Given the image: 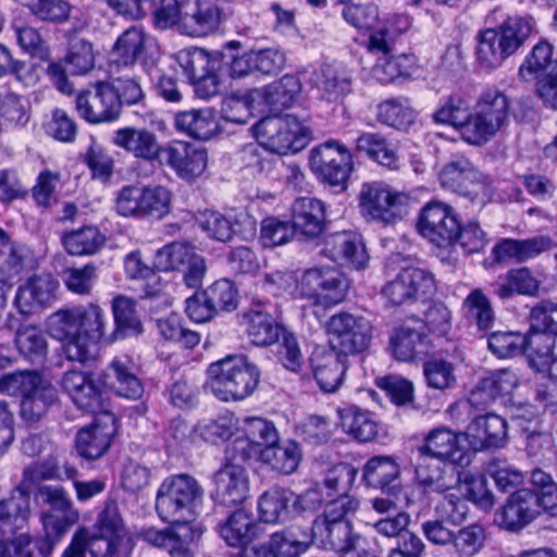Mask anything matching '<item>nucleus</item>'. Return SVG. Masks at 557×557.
I'll use <instances>...</instances> for the list:
<instances>
[{"label": "nucleus", "mask_w": 557, "mask_h": 557, "mask_svg": "<svg viewBox=\"0 0 557 557\" xmlns=\"http://www.w3.org/2000/svg\"><path fill=\"white\" fill-rule=\"evenodd\" d=\"M112 312L115 329L108 336L106 312L94 302L64 307L53 312L48 319L49 331L52 337L62 343L67 360L86 363L92 358V349L99 342H113L143 332L136 302L132 298L122 295L114 297Z\"/></svg>", "instance_id": "nucleus-1"}, {"label": "nucleus", "mask_w": 557, "mask_h": 557, "mask_svg": "<svg viewBox=\"0 0 557 557\" xmlns=\"http://www.w3.org/2000/svg\"><path fill=\"white\" fill-rule=\"evenodd\" d=\"M360 507L355 496L336 497L330 500L323 512L313 520L315 544L324 549L347 553L362 548L366 540L354 532L350 516Z\"/></svg>", "instance_id": "nucleus-2"}, {"label": "nucleus", "mask_w": 557, "mask_h": 557, "mask_svg": "<svg viewBox=\"0 0 557 557\" xmlns=\"http://www.w3.org/2000/svg\"><path fill=\"white\" fill-rule=\"evenodd\" d=\"M0 393L21 397L22 418L55 414L61 407L55 387L37 370H20L1 375Z\"/></svg>", "instance_id": "nucleus-3"}, {"label": "nucleus", "mask_w": 557, "mask_h": 557, "mask_svg": "<svg viewBox=\"0 0 557 557\" xmlns=\"http://www.w3.org/2000/svg\"><path fill=\"white\" fill-rule=\"evenodd\" d=\"M207 386L223 401L243 400L260 381L258 367L244 355L227 356L208 368Z\"/></svg>", "instance_id": "nucleus-4"}, {"label": "nucleus", "mask_w": 557, "mask_h": 557, "mask_svg": "<svg viewBox=\"0 0 557 557\" xmlns=\"http://www.w3.org/2000/svg\"><path fill=\"white\" fill-rule=\"evenodd\" d=\"M533 27L532 17L509 16L498 27L483 30L476 47L479 63L486 69L498 67L523 45Z\"/></svg>", "instance_id": "nucleus-5"}, {"label": "nucleus", "mask_w": 557, "mask_h": 557, "mask_svg": "<svg viewBox=\"0 0 557 557\" xmlns=\"http://www.w3.org/2000/svg\"><path fill=\"white\" fill-rule=\"evenodd\" d=\"M203 499V490L196 479L178 474L166 479L160 485L156 510L159 517L170 523L191 522Z\"/></svg>", "instance_id": "nucleus-6"}, {"label": "nucleus", "mask_w": 557, "mask_h": 557, "mask_svg": "<svg viewBox=\"0 0 557 557\" xmlns=\"http://www.w3.org/2000/svg\"><path fill=\"white\" fill-rule=\"evenodd\" d=\"M246 333L256 346H270L278 343V359L292 372H298L302 366V354L296 336L278 323L270 313L250 310L244 314Z\"/></svg>", "instance_id": "nucleus-7"}, {"label": "nucleus", "mask_w": 557, "mask_h": 557, "mask_svg": "<svg viewBox=\"0 0 557 557\" xmlns=\"http://www.w3.org/2000/svg\"><path fill=\"white\" fill-rule=\"evenodd\" d=\"M509 99L498 89L484 91L463 126V139L475 146L491 140L508 123Z\"/></svg>", "instance_id": "nucleus-8"}, {"label": "nucleus", "mask_w": 557, "mask_h": 557, "mask_svg": "<svg viewBox=\"0 0 557 557\" xmlns=\"http://www.w3.org/2000/svg\"><path fill=\"white\" fill-rule=\"evenodd\" d=\"M253 129L261 146L282 156L302 150L311 138L310 128L290 114L265 116L255 124Z\"/></svg>", "instance_id": "nucleus-9"}, {"label": "nucleus", "mask_w": 557, "mask_h": 557, "mask_svg": "<svg viewBox=\"0 0 557 557\" xmlns=\"http://www.w3.org/2000/svg\"><path fill=\"white\" fill-rule=\"evenodd\" d=\"M442 187L483 207L491 201L493 187L487 178L465 156H453L438 175Z\"/></svg>", "instance_id": "nucleus-10"}, {"label": "nucleus", "mask_w": 557, "mask_h": 557, "mask_svg": "<svg viewBox=\"0 0 557 557\" xmlns=\"http://www.w3.org/2000/svg\"><path fill=\"white\" fill-rule=\"evenodd\" d=\"M398 22L404 26L403 29L408 25L407 18L398 17ZM400 30L401 28L396 30L384 24L369 37V50L382 54L373 67V75L383 84L392 83L398 77L410 76L414 65L413 57L404 53L393 54Z\"/></svg>", "instance_id": "nucleus-11"}, {"label": "nucleus", "mask_w": 557, "mask_h": 557, "mask_svg": "<svg viewBox=\"0 0 557 557\" xmlns=\"http://www.w3.org/2000/svg\"><path fill=\"white\" fill-rule=\"evenodd\" d=\"M245 422L248 424L249 434L258 433L259 440L264 444L261 462L282 474H292L297 470L302 453L296 442L278 443L277 430L270 420H245Z\"/></svg>", "instance_id": "nucleus-12"}, {"label": "nucleus", "mask_w": 557, "mask_h": 557, "mask_svg": "<svg viewBox=\"0 0 557 557\" xmlns=\"http://www.w3.org/2000/svg\"><path fill=\"white\" fill-rule=\"evenodd\" d=\"M331 349L341 355H357L366 349L372 341L371 322L362 315L348 312L333 314L327 322Z\"/></svg>", "instance_id": "nucleus-13"}, {"label": "nucleus", "mask_w": 557, "mask_h": 557, "mask_svg": "<svg viewBox=\"0 0 557 557\" xmlns=\"http://www.w3.org/2000/svg\"><path fill=\"white\" fill-rule=\"evenodd\" d=\"M359 200L367 219L391 224L406 213L410 197L383 183L373 182L362 185Z\"/></svg>", "instance_id": "nucleus-14"}, {"label": "nucleus", "mask_w": 557, "mask_h": 557, "mask_svg": "<svg viewBox=\"0 0 557 557\" xmlns=\"http://www.w3.org/2000/svg\"><path fill=\"white\" fill-rule=\"evenodd\" d=\"M309 165L321 182L344 190L352 171V157L337 141H326L311 150Z\"/></svg>", "instance_id": "nucleus-15"}, {"label": "nucleus", "mask_w": 557, "mask_h": 557, "mask_svg": "<svg viewBox=\"0 0 557 557\" xmlns=\"http://www.w3.org/2000/svg\"><path fill=\"white\" fill-rule=\"evenodd\" d=\"M518 384V375L512 369L495 370L481 381L480 386L471 392L468 399H461L450 406L449 412L453 414L455 411H458L459 414L466 413L472 416V418H500L492 411L476 413L469 411V409L479 408L481 405L484 406L486 396L495 398L511 394ZM481 410H485V407Z\"/></svg>", "instance_id": "nucleus-16"}, {"label": "nucleus", "mask_w": 557, "mask_h": 557, "mask_svg": "<svg viewBox=\"0 0 557 557\" xmlns=\"http://www.w3.org/2000/svg\"><path fill=\"white\" fill-rule=\"evenodd\" d=\"M299 296L311 300L315 306L332 307L344 300L347 284L331 269H309L297 285Z\"/></svg>", "instance_id": "nucleus-17"}, {"label": "nucleus", "mask_w": 557, "mask_h": 557, "mask_svg": "<svg viewBox=\"0 0 557 557\" xmlns=\"http://www.w3.org/2000/svg\"><path fill=\"white\" fill-rule=\"evenodd\" d=\"M459 221L453 208L441 201L426 203L420 213V234L438 247L455 245Z\"/></svg>", "instance_id": "nucleus-18"}, {"label": "nucleus", "mask_w": 557, "mask_h": 557, "mask_svg": "<svg viewBox=\"0 0 557 557\" xmlns=\"http://www.w3.org/2000/svg\"><path fill=\"white\" fill-rule=\"evenodd\" d=\"M76 109L89 123L110 122L120 115V100L108 82H97L77 95Z\"/></svg>", "instance_id": "nucleus-19"}, {"label": "nucleus", "mask_w": 557, "mask_h": 557, "mask_svg": "<svg viewBox=\"0 0 557 557\" xmlns=\"http://www.w3.org/2000/svg\"><path fill=\"white\" fill-rule=\"evenodd\" d=\"M465 443L469 444L466 432L454 433L448 429L440 428L431 431L425 436L424 444L417 446L413 450H423L425 455L435 457L437 460L466 467L471 462L472 451Z\"/></svg>", "instance_id": "nucleus-20"}, {"label": "nucleus", "mask_w": 557, "mask_h": 557, "mask_svg": "<svg viewBox=\"0 0 557 557\" xmlns=\"http://www.w3.org/2000/svg\"><path fill=\"white\" fill-rule=\"evenodd\" d=\"M434 289L432 273L419 268H406L384 285L382 295L392 306H401L416 300L419 295L432 294Z\"/></svg>", "instance_id": "nucleus-21"}, {"label": "nucleus", "mask_w": 557, "mask_h": 557, "mask_svg": "<svg viewBox=\"0 0 557 557\" xmlns=\"http://www.w3.org/2000/svg\"><path fill=\"white\" fill-rule=\"evenodd\" d=\"M158 162L182 180L191 181L206 170L207 151L186 141H172L163 146Z\"/></svg>", "instance_id": "nucleus-22"}, {"label": "nucleus", "mask_w": 557, "mask_h": 557, "mask_svg": "<svg viewBox=\"0 0 557 557\" xmlns=\"http://www.w3.org/2000/svg\"><path fill=\"white\" fill-rule=\"evenodd\" d=\"M60 383L73 403L85 413L92 414L94 417L113 414L110 409L104 408L100 392L90 373L70 370L62 375Z\"/></svg>", "instance_id": "nucleus-23"}, {"label": "nucleus", "mask_w": 557, "mask_h": 557, "mask_svg": "<svg viewBox=\"0 0 557 557\" xmlns=\"http://www.w3.org/2000/svg\"><path fill=\"white\" fill-rule=\"evenodd\" d=\"M537 516L535 492L521 488L507 498L500 511L496 513V521L503 529L517 532L529 525Z\"/></svg>", "instance_id": "nucleus-24"}, {"label": "nucleus", "mask_w": 557, "mask_h": 557, "mask_svg": "<svg viewBox=\"0 0 557 557\" xmlns=\"http://www.w3.org/2000/svg\"><path fill=\"white\" fill-rule=\"evenodd\" d=\"M58 288L59 282L51 274L33 275L18 286L14 305L20 313L32 314L36 309L50 306L57 298Z\"/></svg>", "instance_id": "nucleus-25"}, {"label": "nucleus", "mask_w": 557, "mask_h": 557, "mask_svg": "<svg viewBox=\"0 0 557 557\" xmlns=\"http://www.w3.org/2000/svg\"><path fill=\"white\" fill-rule=\"evenodd\" d=\"M224 18L222 9L208 0L183 2L182 33L202 37L215 32Z\"/></svg>", "instance_id": "nucleus-26"}, {"label": "nucleus", "mask_w": 557, "mask_h": 557, "mask_svg": "<svg viewBox=\"0 0 557 557\" xmlns=\"http://www.w3.org/2000/svg\"><path fill=\"white\" fill-rule=\"evenodd\" d=\"M117 421L94 420L88 426L81 429L75 438L78 456L86 460L101 458L110 448L117 432Z\"/></svg>", "instance_id": "nucleus-27"}, {"label": "nucleus", "mask_w": 557, "mask_h": 557, "mask_svg": "<svg viewBox=\"0 0 557 557\" xmlns=\"http://www.w3.org/2000/svg\"><path fill=\"white\" fill-rule=\"evenodd\" d=\"M313 375L320 388L335 392L343 382L347 369V357L329 347H317L310 357Z\"/></svg>", "instance_id": "nucleus-28"}, {"label": "nucleus", "mask_w": 557, "mask_h": 557, "mask_svg": "<svg viewBox=\"0 0 557 557\" xmlns=\"http://www.w3.org/2000/svg\"><path fill=\"white\" fill-rule=\"evenodd\" d=\"M292 223L297 236L313 239L321 235L326 225V206L311 197H299L292 206Z\"/></svg>", "instance_id": "nucleus-29"}, {"label": "nucleus", "mask_w": 557, "mask_h": 557, "mask_svg": "<svg viewBox=\"0 0 557 557\" xmlns=\"http://www.w3.org/2000/svg\"><path fill=\"white\" fill-rule=\"evenodd\" d=\"M400 475V466L394 456H374L362 469V480L367 486L379 488L391 496L401 491Z\"/></svg>", "instance_id": "nucleus-30"}, {"label": "nucleus", "mask_w": 557, "mask_h": 557, "mask_svg": "<svg viewBox=\"0 0 557 557\" xmlns=\"http://www.w3.org/2000/svg\"><path fill=\"white\" fill-rule=\"evenodd\" d=\"M215 493L225 506L244 503L249 494V479L244 465L225 462L214 475Z\"/></svg>", "instance_id": "nucleus-31"}, {"label": "nucleus", "mask_w": 557, "mask_h": 557, "mask_svg": "<svg viewBox=\"0 0 557 557\" xmlns=\"http://www.w3.org/2000/svg\"><path fill=\"white\" fill-rule=\"evenodd\" d=\"M555 247L552 238L537 235L525 239L502 238L493 247L492 253L497 262H527Z\"/></svg>", "instance_id": "nucleus-32"}, {"label": "nucleus", "mask_w": 557, "mask_h": 557, "mask_svg": "<svg viewBox=\"0 0 557 557\" xmlns=\"http://www.w3.org/2000/svg\"><path fill=\"white\" fill-rule=\"evenodd\" d=\"M112 143L135 158L149 162L158 161L163 148L157 135L144 127L119 128L113 133Z\"/></svg>", "instance_id": "nucleus-33"}, {"label": "nucleus", "mask_w": 557, "mask_h": 557, "mask_svg": "<svg viewBox=\"0 0 557 557\" xmlns=\"http://www.w3.org/2000/svg\"><path fill=\"white\" fill-rule=\"evenodd\" d=\"M301 90V83L295 75H284L276 82L260 88L252 89V99H258L262 110L277 112L289 107Z\"/></svg>", "instance_id": "nucleus-34"}, {"label": "nucleus", "mask_w": 557, "mask_h": 557, "mask_svg": "<svg viewBox=\"0 0 557 557\" xmlns=\"http://www.w3.org/2000/svg\"><path fill=\"white\" fill-rule=\"evenodd\" d=\"M325 249L335 262L362 269L368 262V253L360 237L354 233H335L325 242Z\"/></svg>", "instance_id": "nucleus-35"}, {"label": "nucleus", "mask_w": 557, "mask_h": 557, "mask_svg": "<svg viewBox=\"0 0 557 557\" xmlns=\"http://www.w3.org/2000/svg\"><path fill=\"white\" fill-rule=\"evenodd\" d=\"M436 460L423 450H412L411 462L418 484L425 491L443 493L450 488L453 476L447 478Z\"/></svg>", "instance_id": "nucleus-36"}, {"label": "nucleus", "mask_w": 557, "mask_h": 557, "mask_svg": "<svg viewBox=\"0 0 557 557\" xmlns=\"http://www.w3.org/2000/svg\"><path fill=\"white\" fill-rule=\"evenodd\" d=\"M313 81L321 97L329 102H337L351 91L350 75L331 64H324L315 71Z\"/></svg>", "instance_id": "nucleus-37"}, {"label": "nucleus", "mask_w": 557, "mask_h": 557, "mask_svg": "<svg viewBox=\"0 0 557 557\" xmlns=\"http://www.w3.org/2000/svg\"><path fill=\"white\" fill-rule=\"evenodd\" d=\"M466 435L473 449L500 447L507 437V420H472Z\"/></svg>", "instance_id": "nucleus-38"}, {"label": "nucleus", "mask_w": 557, "mask_h": 557, "mask_svg": "<svg viewBox=\"0 0 557 557\" xmlns=\"http://www.w3.org/2000/svg\"><path fill=\"white\" fill-rule=\"evenodd\" d=\"M257 529L253 517L240 508L220 527V534L230 546H245L257 536Z\"/></svg>", "instance_id": "nucleus-39"}, {"label": "nucleus", "mask_w": 557, "mask_h": 557, "mask_svg": "<svg viewBox=\"0 0 557 557\" xmlns=\"http://www.w3.org/2000/svg\"><path fill=\"white\" fill-rule=\"evenodd\" d=\"M174 125L178 132L200 140L211 138L216 129L214 115L209 109L178 112Z\"/></svg>", "instance_id": "nucleus-40"}, {"label": "nucleus", "mask_w": 557, "mask_h": 557, "mask_svg": "<svg viewBox=\"0 0 557 557\" xmlns=\"http://www.w3.org/2000/svg\"><path fill=\"white\" fill-rule=\"evenodd\" d=\"M20 355L32 363H41L48 354V342L42 330L35 324H21L14 336Z\"/></svg>", "instance_id": "nucleus-41"}, {"label": "nucleus", "mask_w": 557, "mask_h": 557, "mask_svg": "<svg viewBox=\"0 0 557 557\" xmlns=\"http://www.w3.org/2000/svg\"><path fill=\"white\" fill-rule=\"evenodd\" d=\"M395 357L403 361L413 360L420 355L428 354L429 341L424 333L409 325L396 329L391 337Z\"/></svg>", "instance_id": "nucleus-42"}, {"label": "nucleus", "mask_w": 557, "mask_h": 557, "mask_svg": "<svg viewBox=\"0 0 557 557\" xmlns=\"http://www.w3.org/2000/svg\"><path fill=\"white\" fill-rule=\"evenodd\" d=\"M293 492L274 486L262 493L258 502L260 519L265 523H277L288 518Z\"/></svg>", "instance_id": "nucleus-43"}, {"label": "nucleus", "mask_w": 557, "mask_h": 557, "mask_svg": "<svg viewBox=\"0 0 557 557\" xmlns=\"http://www.w3.org/2000/svg\"><path fill=\"white\" fill-rule=\"evenodd\" d=\"M357 150L364 152L370 159L388 170L399 168V159L396 150L379 133H362L356 140Z\"/></svg>", "instance_id": "nucleus-44"}, {"label": "nucleus", "mask_w": 557, "mask_h": 557, "mask_svg": "<svg viewBox=\"0 0 557 557\" xmlns=\"http://www.w3.org/2000/svg\"><path fill=\"white\" fill-rule=\"evenodd\" d=\"M29 513L30 496L24 485H17L9 497L0 500V528H22Z\"/></svg>", "instance_id": "nucleus-45"}, {"label": "nucleus", "mask_w": 557, "mask_h": 557, "mask_svg": "<svg viewBox=\"0 0 557 557\" xmlns=\"http://www.w3.org/2000/svg\"><path fill=\"white\" fill-rule=\"evenodd\" d=\"M106 237L98 227L86 225L78 230L66 232L62 236V245L72 256L95 255L104 244Z\"/></svg>", "instance_id": "nucleus-46"}, {"label": "nucleus", "mask_w": 557, "mask_h": 557, "mask_svg": "<svg viewBox=\"0 0 557 557\" xmlns=\"http://www.w3.org/2000/svg\"><path fill=\"white\" fill-rule=\"evenodd\" d=\"M146 35L140 27H129L117 38L113 54V62L124 66L133 65L144 52Z\"/></svg>", "instance_id": "nucleus-47"}, {"label": "nucleus", "mask_w": 557, "mask_h": 557, "mask_svg": "<svg viewBox=\"0 0 557 557\" xmlns=\"http://www.w3.org/2000/svg\"><path fill=\"white\" fill-rule=\"evenodd\" d=\"M377 120L394 128H407L413 124L416 112L407 98H393L377 106Z\"/></svg>", "instance_id": "nucleus-48"}, {"label": "nucleus", "mask_w": 557, "mask_h": 557, "mask_svg": "<svg viewBox=\"0 0 557 557\" xmlns=\"http://www.w3.org/2000/svg\"><path fill=\"white\" fill-rule=\"evenodd\" d=\"M98 278V268L89 262L83 267H66L61 272V280L66 289L78 296L91 294Z\"/></svg>", "instance_id": "nucleus-49"}, {"label": "nucleus", "mask_w": 557, "mask_h": 557, "mask_svg": "<svg viewBox=\"0 0 557 557\" xmlns=\"http://www.w3.org/2000/svg\"><path fill=\"white\" fill-rule=\"evenodd\" d=\"M468 110L469 104L461 96L451 95L442 101L433 113V120L437 124L453 125L463 137V126L468 123L471 114Z\"/></svg>", "instance_id": "nucleus-50"}, {"label": "nucleus", "mask_w": 557, "mask_h": 557, "mask_svg": "<svg viewBox=\"0 0 557 557\" xmlns=\"http://www.w3.org/2000/svg\"><path fill=\"white\" fill-rule=\"evenodd\" d=\"M196 252L187 243L173 242L159 249L154 257V268L159 271H181Z\"/></svg>", "instance_id": "nucleus-51"}, {"label": "nucleus", "mask_w": 557, "mask_h": 557, "mask_svg": "<svg viewBox=\"0 0 557 557\" xmlns=\"http://www.w3.org/2000/svg\"><path fill=\"white\" fill-rule=\"evenodd\" d=\"M156 325L159 334L169 342L181 344L185 348H193L200 342L197 332L188 330L182 325V319L176 313L158 319Z\"/></svg>", "instance_id": "nucleus-52"}, {"label": "nucleus", "mask_w": 557, "mask_h": 557, "mask_svg": "<svg viewBox=\"0 0 557 557\" xmlns=\"http://www.w3.org/2000/svg\"><path fill=\"white\" fill-rule=\"evenodd\" d=\"M557 60L553 59V46L547 41H540L519 69V76L530 81L539 73L552 72Z\"/></svg>", "instance_id": "nucleus-53"}, {"label": "nucleus", "mask_w": 557, "mask_h": 557, "mask_svg": "<svg viewBox=\"0 0 557 557\" xmlns=\"http://www.w3.org/2000/svg\"><path fill=\"white\" fill-rule=\"evenodd\" d=\"M143 206L141 219L160 220L171 209V193L163 186H141Z\"/></svg>", "instance_id": "nucleus-54"}, {"label": "nucleus", "mask_w": 557, "mask_h": 557, "mask_svg": "<svg viewBox=\"0 0 557 557\" xmlns=\"http://www.w3.org/2000/svg\"><path fill=\"white\" fill-rule=\"evenodd\" d=\"M11 27L14 32L16 42L23 51L39 60L49 59V48L37 28L18 20H14Z\"/></svg>", "instance_id": "nucleus-55"}, {"label": "nucleus", "mask_w": 557, "mask_h": 557, "mask_svg": "<svg viewBox=\"0 0 557 557\" xmlns=\"http://www.w3.org/2000/svg\"><path fill=\"white\" fill-rule=\"evenodd\" d=\"M94 530L114 537L125 540L126 528L115 499L108 498L97 515Z\"/></svg>", "instance_id": "nucleus-56"}, {"label": "nucleus", "mask_w": 557, "mask_h": 557, "mask_svg": "<svg viewBox=\"0 0 557 557\" xmlns=\"http://www.w3.org/2000/svg\"><path fill=\"white\" fill-rule=\"evenodd\" d=\"M463 307L469 320L474 321L478 329L488 330L494 323V311L491 301L479 288L473 289L465 299Z\"/></svg>", "instance_id": "nucleus-57"}, {"label": "nucleus", "mask_w": 557, "mask_h": 557, "mask_svg": "<svg viewBox=\"0 0 557 557\" xmlns=\"http://www.w3.org/2000/svg\"><path fill=\"white\" fill-rule=\"evenodd\" d=\"M525 335L520 332H494L488 336V349L498 358H512L525 352Z\"/></svg>", "instance_id": "nucleus-58"}, {"label": "nucleus", "mask_w": 557, "mask_h": 557, "mask_svg": "<svg viewBox=\"0 0 557 557\" xmlns=\"http://www.w3.org/2000/svg\"><path fill=\"white\" fill-rule=\"evenodd\" d=\"M253 111H262V108L258 99H252L251 90L244 95L231 96L224 100L222 106L225 120L236 124L247 123Z\"/></svg>", "instance_id": "nucleus-59"}, {"label": "nucleus", "mask_w": 557, "mask_h": 557, "mask_svg": "<svg viewBox=\"0 0 557 557\" xmlns=\"http://www.w3.org/2000/svg\"><path fill=\"white\" fill-rule=\"evenodd\" d=\"M199 227L207 235L219 242H228L235 235L233 220L216 211H203L197 216Z\"/></svg>", "instance_id": "nucleus-60"}, {"label": "nucleus", "mask_w": 557, "mask_h": 557, "mask_svg": "<svg viewBox=\"0 0 557 557\" xmlns=\"http://www.w3.org/2000/svg\"><path fill=\"white\" fill-rule=\"evenodd\" d=\"M205 300L215 313L232 311L237 307V289L230 280H219L205 290Z\"/></svg>", "instance_id": "nucleus-61"}, {"label": "nucleus", "mask_w": 557, "mask_h": 557, "mask_svg": "<svg viewBox=\"0 0 557 557\" xmlns=\"http://www.w3.org/2000/svg\"><path fill=\"white\" fill-rule=\"evenodd\" d=\"M110 371L114 377L112 386L119 396L136 400L143 395L144 388L139 379L122 361L114 360Z\"/></svg>", "instance_id": "nucleus-62"}, {"label": "nucleus", "mask_w": 557, "mask_h": 557, "mask_svg": "<svg viewBox=\"0 0 557 557\" xmlns=\"http://www.w3.org/2000/svg\"><path fill=\"white\" fill-rule=\"evenodd\" d=\"M297 233L292 221H283L275 216L263 219L260 240L264 247H276L288 243Z\"/></svg>", "instance_id": "nucleus-63"}, {"label": "nucleus", "mask_w": 557, "mask_h": 557, "mask_svg": "<svg viewBox=\"0 0 557 557\" xmlns=\"http://www.w3.org/2000/svg\"><path fill=\"white\" fill-rule=\"evenodd\" d=\"M485 531L479 524H470L454 535V547L460 557H472L484 546Z\"/></svg>", "instance_id": "nucleus-64"}]
</instances>
